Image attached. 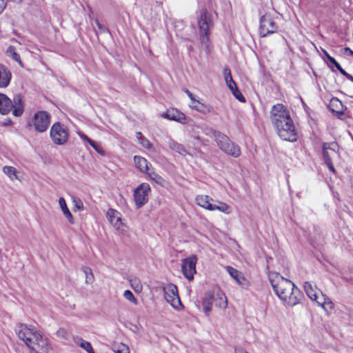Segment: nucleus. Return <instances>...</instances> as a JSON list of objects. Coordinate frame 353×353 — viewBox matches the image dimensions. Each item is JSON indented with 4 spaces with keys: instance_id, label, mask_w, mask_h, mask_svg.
<instances>
[{
    "instance_id": "1",
    "label": "nucleus",
    "mask_w": 353,
    "mask_h": 353,
    "mask_svg": "<svg viewBox=\"0 0 353 353\" xmlns=\"http://www.w3.org/2000/svg\"><path fill=\"white\" fill-rule=\"evenodd\" d=\"M269 277L272 287L280 299L291 307L299 303L303 295L291 281L277 273H271Z\"/></svg>"
},
{
    "instance_id": "2",
    "label": "nucleus",
    "mask_w": 353,
    "mask_h": 353,
    "mask_svg": "<svg viewBox=\"0 0 353 353\" xmlns=\"http://www.w3.org/2000/svg\"><path fill=\"white\" fill-rule=\"evenodd\" d=\"M15 330L19 338L36 353H51L52 350L48 340L34 328L25 324H19Z\"/></svg>"
},
{
    "instance_id": "3",
    "label": "nucleus",
    "mask_w": 353,
    "mask_h": 353,
    "mask_svg": "<svg viewBox=\"0 0 353 353\" xmlns=\"http://www.w3.org/2000/svg\"><path fill=\"white\" fill-rule=\"evenodd\" d=\"M290 118L289 110L283 104L277 103L272 107L270 110L271 122L281 138L290 137L288 136L289 132L285 131L281 125L283 122H285V125L289 126V125H290Z\"/></svg>"
},
{
    "instance_id": "4",
    "label": "nucleus",
    "mask_w": 353,
    "mask_h": 353,
    "mask_svg": "<svg viewBox=\"0 0 353 353\" xmlns=\"http://www.w3.org/2000/svg\"><path fill=\"white\" fill-rule=\"evenodd\" d=\"M12 110V114L14 117H21L24 111V103L23 97L21 94H17L14 97L13 101H11L6 94H0V113L7 114Z\"/></svg>"
},
{
    "instance_id": "5",
    "label": "nucleus",
    "mask_w": 353,
    "mask_h": 353,
    "mask_svg": "<svg viewBox=\"0 0 353 353\" xmlns=\"http://www.w3.org/2000/svg\"><path fill=\"white\" fill-rule=\"evenodd\" d=\"M198 26L201 43L204 47L206 52L209 53L210 50L209 34L210 30L213 27V21L211 15L205 9L201 10Z\"/></svg>"
},
{
    "instance_id": "6",
    "label": "nucleus",
    "mask_w": 353,
    "mask_h": 353,
    "mask_svg": "<svg viewBox=\"0 0 353 353\" xmlns=\"http://www.w3.org/2000/svg\"><path fill=\"white\" fill-rule=\"evenodd\" d=\"M304 290L307 296L312 301H316L318 306L323 309H332L334 307L333 302L321 292L316 285H312L310 282H305L303 285Z\"/></svg>"
},
{
    "instance_id": "7",
    "label": "nucleus",
    "mask_w": 353,
    "mask_h": 353,
    "mask_svg": "<svg viewBox=\"0 0 353 353\" xmlns=\"http://www.w3.org/2000/svg\"><path fill=\"white\" fill-rule=\"evenodd\" d=\"M50 137L55 145H65L69 139L68 129L60 122H56L50 128Z\"/></svg>"
},
{
    "instance_id": "8",
    "label": "nucleus",
    "mask_w": 353,
    "mask_h": 353,
    "mask_svg": "<svg viewBox=\"0 0 353 353\" xmlns=\"http://www.w3.org/2000/svg\"><path fill=\"white\" fill-rule=\"evenodd\" d=\"M216 144L218 147L225 154L234 158L241 155L240 147L232 142L228 137L224 134H219L216 138Z\"/></svg>"
},
{
    "instance_id": "9",
    "label": "nucleus",
    "mask_w": 353,
    "mask_h": 353,
    "mask_svg": "<svg viewBox=\"0 0 353 353\" xmlns=\"http://www.w3.org/2000/svg\"><path fill=\"white\" fill-rule=\"evenodd\" d=\"M227 303L226 297L221 292L216 294L207 292L205 294L202 301L204 309H212L213 307L225 309L227 307Z\"/></svg>"
},
{
    "instance_id": "10",
    "label": "nucleus",
    "mask_w": 353,
    "mask_h": 353,
    "mask_svg": "<svg viewBox=\"0 0 353 353\" xmlns=\"http://www.w3.org/2000/svg\"><path fill=\"white\" fill-rule=\"evenodd\" d=\"M277 26L269 14H265L260 19L259 34L265 37L277 31Z\"/></svg>"
},
{
    "instance_id": "11",
    "label": "nucleus",
    "mask_w": 353,
    "mask_h": 353,
    "mask_svg": "<svg viewBox=\"0 0 353 353\" xmlns=\"http://www.w3.org/2000/svg\"><path fill=\"white\" fill-rule=\"evenodd\" d=\"M150 191V187L145 183H141L134 190L133 196L137 208H141L148 202Z\"/></svg>"
},
{
    "instance_id": "12",
    "label": "nucleus",
    "mask_w": 353,
    "mask_h": 353,
    "mask_svg": "<svg viewBox=\"0 0 353 353\" xmlns=\"http://www.w3.org/2000/svg\"><path fill=\"white\" fill-rule=\"evenodd\" d=\"M196 255H192L181 261V272L188 281H192L194 279V275L196 274Z\"/></svg>"
},
{
    "instance_id": "13",
    "label": "nucleus",
    "mask_w": 353,
    "mask_h": 353,
    "mask_svg": "<svg viewBox=\"0 0 353 353\" xmlns=\"http://www.w3.org/2000/svg\"><path fill=\"white\" fill-rule=\"evenodd\" d=\"M50 122V115L46 111H39L33 117V125L38 132H43L48 129Z\"/></svg>"
},
{
    "instance_id": "14",
    "label": "nucleus",
    "mask_w": 353,
    "mask_h": 353,
    "mask_svg": "<svg viewBox=\"0 0 353 353\" xmlns=\"http://www.w3.org/2000/svg\"><path fill=\"white\" fill-rule=\"evenodd\" d=\"M164 296L165 301L174 309H179L181 302L177 292L176 286L170 284L164 288Z\"/></svg>"
},
{
    "instance_id": "15",
    "label": "nucleus",
    "mask_w": 353,
    "mask_h": 353,
    "mask_svg": "<svg viewBox=\"0 0 353 353\" xmlns=\"http://www.w3.org/2000/svg\"><path fill=\"white\" fill-rule=\"evenodd\" d=\"M106 216L112 225L117 230L124 232L125 225L121 219V214L117 210L110 208L106 212Z\"/></svg>"
},
{
    "instance_id": "16",
    "label": "nucleus",
    "mask_w": 353,
    "mask_h": 353,
    "mask_svg": "<svg viewBox=\"0 0 353 353\" xmlns=\"http://www.w3.org/2000/svg\"><path fill=\"white\" fill-rule=\"evenodd\" d=\"M227 272L235 280L236 283L243 288H248L250 285L249 281L244 277L243 273L232 266L225 268Z\"/></svg>"
},
{
    "instance_id": "17",
    "label": "nucleus",
    "mask_w": 353,
    "mask_h": 353,
    "mask_svg": "<svg viewBox=\"0 0 353 353\" xmlns=\"http://www.w3.org/2000/svg\"><path fill=\"white\" fill-rule=\"evenodd\" d=\"M161 116L165 119L176 121L182 123H184L186 119L184 114L176 109L168 110L167 112L162 113Z\"/></svg>"
},
{
    "instance_id": "18",
    "label": "nucleus",
    "mask_w": 353,
    "mask_h": 353,
    "mask_svg": "<svg viewBox=\"0 0 353 353\" xmlns=\"http://www.w3.org/2000/svg\"><path fill=\"white\" fill-rule=\"evenodd\" d=\"M12 78L11 72L3 65L0 64V88H5L10 84Z\"/></svg>"
},
{
    "instance_id": "19",
    "label": "nucleus",
    "mask_w": 353,
    "mask_h": 353,
    "mask_svg": "<svg viewBox=\"0 0 353 353\" xmlns=\"http://www.w3.org/2000/svg\"><path fill=\"white\" fill-rule=\"evenodd\" d=\"M196 203L200 207L210 211H213V199L208 195H198L195 199Z\"/></svg>"
},
{
    "instance_id": "20",
    "label": "nucleus",
    "mask_w": 353,
    "mask_h": 353,
    "mask_svg": "<svg viewBox=\"0 0 353 353\" xmlns=\"http://www.w3.org/2000/svg\"><path fill=\"white\" fill-rule=\"evenodd\" d=\"M59 205L65 217L70 224H73L74 223L73 216L67 206L65 200L63 197L59 199Z\"/></svg>"
},
{
    "instance_id": "21",
    "label": "nucleus",
    "mask_w": 353,
    "mask_h": 353,
    "mask_svg": "<svg viewBox=\"0 0 353 353\" xmlns=\"http://www.w3.org/2000/svg\"><path fill=\"white\" fill-rule=\"evenodd\" d=\"M134 161L137 166V168L142 172L147 173V172L149 171V163L148 161L140 156H134Z\"/></svg>"
},
{
    "instance_id": "22",
    "label": "nucleus",
    "mask_w": 353,
    "mask_h": 353,
    "mask_svg": "<svg viewBox=\"0 0 353 353\" xmlns=\"http://www.w3.org/2000/svg\"><path fill=\"white\" fill-rule=\"evenodd\" d=\"M3 172L6 174L10 180H21L20 172L18 171L15 168L12 166H4L3 168Z\"/></svg>"
},
{
    "instance_id": "23",
    "label": "nucleus",
    "mask_w": 353,
    "mask_h": 353,
    "mask_svg": "<svg viewBox=\"0 0 353 353\" xmlns=\"http://www.w3.org/2000/svg\"><path fill=\"white\" fill-rule=\"evenodd\" d=\"M281 125H283V128L285 131H288V132H290V134L289 133V135H288L289 137H290V138L287 137V138H281V139L285 141H296L297 136H296L295 128H294V125L292 119L290 118V125H289V126L285 125V122H283V124H281Z\"/></svg>"
},
{
    "instance_id": "24",
    "label": "nucleus",
    "mask_w": 353,
    "mask_h": 353,
    "mask_svg": "<svg viewBox=\"0 0 353 353\" xmlns=\"http://www.w3.org/2000/svg\"><path fill=\"white\" fill-rule=\"evenodd\" d=\"M217 210L225 214H230L232 212V207L222 201H216V204H213V210Z\"/></svg>"
},
{
    "instance_id": "25",
    "label": "nucleus",
    "mask_w": 353,
    "mask_h": 353,
    "mask_svg": "<svg viewBox=\"0 0 353 353\" xmlns=\"http://www.w3.org/2000/svg\"><path fill=\"white\" fill-rule=\"evenodd\" d=\"M168 145L171 150L179 153L180 154L185 155V154H188V152L185 150V148L183 147V145L175 142L173 140H170V141L168 143Z\"/></svg>"
},
{
    "instance_id": "26",
    "label": "nucleus",
    "mask_w": 353,
    "mask_h": 353,
    "mask_svg": "<svg viewBox=\"0 0 353 353\" xmlns=\"http://www.w3.org/2000/svg\"><path fill=\"white\" fill-rule=\"evenodd\" d=\"M329 107L333 112H336L337 114L341 113L343 111V105L341 102L336 98L331 99Z\"/></svg>"
},
{
    "instance_id": "27",
    "label": "nucleus",
    "mask_w": 353,
    "mask_h": 353,
    "mask_svg": "<svg viewBox=\"0 0 353 353\" xmlns=\"http://www.w3.org/2000/svg\"><path fill=\"white\" fill-rule=\"evenodd\" d=\"M80 138L85 142L88 143L92 148H93L97 152L101 153V149L97 145V143L90 139L88 137L82 132H78Z\"/></svg>"
},
{
    "instance_id": "28",
    "label": "nucleus",
    "mask_w": 353,
    "mask_h": 353,
    "mask_svg": "<svg viewBox=\"0 0 353 353\" xmlns=\"http://www.w3.org/2000/svg\"><path fill=\"white\" fill-rule=\"evenodd\" d=\"M131 287L137 293H141L142 292L143 285L139 279L133 277L130 279Z\"/></svg>"
},
{
    "instance_id": "29",
    "label": "nucleus",
    "mask_w": 353,
    "mask_h": 353,
    "mask_svg": "<svg viewBox=\"0 0 353 353\" xmlns=\"http://www.w3.org/2000/svg\"><path fill=\"white\" fill-rule=\"evenodd\" d=\"M192 109L196 110L198 112L205 113L210 112V108L208 106L205 105L204 103L200 102L199 101L196 100L195 103H192L190 105Z\"/></svg>"
},
{
    "instance_id": "30",
    "label": "nucleus",
    "mask_w": 353,
    "mask_h": 353,
    "mask_svg": "<svg viewBox=\"0 0 353 353\" xmlns=\"http://www.w3.org/2000/svg\"><path fill=\"white\" fill-rule=\"evenodd\" d=\"M112 350L114 353H130L128 346L122 343L113 345Z\"/></svg>"
},
{
    "instance_id": "31",
    "label": "nucleus",
    "mask_w": 353,
    "mask_h": 353,
    "mask_svg": "<svg viewBox=\"0 0 353 353\" xmlns=\"http://www.w3.org/2000/svg\"><path fill=\"white\" fill-rule=\"evenodd\" d=\"M83 271L85 276V283H92L94 280V275H93L91 268H90L88 267H83Z\"/></svg>"
},
{
    "instance_id": "32",
    "label": "nucleus",
    "mask_w": 353,
    "mask_h": 353,
    "mask_svg": "<svg viewBox=\"0 0 353 353\" xmlns=\"http://www.w3.org/2000/svg\"><path fill=\"white\" fill-rule=\"evenodd\" d=\"M202 130H203V133L205 135L213 137L214 138L216 142L217 135L219 134H222L221 132H217L209 127H204Z\"/></svg>"
},
{
    "instance_id": "33",
    "label": "nucleus",
    "mask_w": 353,
    "mask_h": 353,
    "mask_svg": "<svg viewBox=\"0 0 353 353\" xmlns=\"http://www.w3.org/2000/svg\"><path fill=\"white\" fill-rule=\"evenodd\" d=\"M7 54L9 57H12L14 61L19 63L21 65L22 64L21 61L20 59V56L14 51V49L12 47H9L7 50Z\"/></svg>"
},
{
    "instance_id": "34",
    "label": "nucleus",
    "mask_w": 353,
    "mask_h": 353,
    "mask_svg": "<svg viewBox=\"0 0 353 353\" xmlns=\"http://www.w3.org/2000/svg\"><path fill=\"white\" fill-rule=\"evenodd\" d=\"M57 336L63 340H68L70 334L64 328H59L56 332Z\"/></svg>"
},
{
    "instance_id": "35",
    "label": "nucleus",
    "mask_w": 353,
    "mask_h": 353,
    "mask_svg": "<svg viewBox=\"0 0 353 353\" xmlns=\"http://www.w3.org/2000/svg\"><path fill=\"white\" fill-rule=\"evenodd\" d=\"M81 343L80 346L83 348L88 353H94L92 347L90 342L83 340L80 339Z\"/></svg>"
},
{
    "instance_id": "36",
    "label": "nucleus",
    "mask_w": 353,
    "mask_h": 353,
    "mask_svg": "<svg viewBox=\"0 0 353 353\" xmlns=\"http://www.w3.org/2000/svg\"><path fill=\"white\" fill-rule=\"evenodd\" d=\"M328 149L331 148L328 146L327 143H324L323 145V155L325 163L332 161L331 157H330L327 151Z\"/></svg>"
},
{
    "instance_id": "37",
    "label": "nucleus",
    "mask_w": 353,
    "mask_h": 353,
    "mask_svg": "<svg viewBox=\"0 0 353 353\" xmlns=\"http://www.w3.org/2000/svg\"><path fill=\"white\" fill-rule=\"evenodd\" d=\"M233 95L235 97L236 99H238L241 102H245V99L243 97V95L241 94V92L239 91L238 88L236 89H234V90L231 91Z\"/></svg>"
},
{
    "instance_id": "38",
    "label": "nucleus",
    "mask_w": 353,
    "mask_h": 353,
    "mask_svg": "<svg viewBox=\"0 0 353 353\" xmlns=\"http://www.w3.org/2000/svg\"><path fill=\"white\" fill-rule=\"evenodd\" d=\"M139 141L143 147L147 149H151L152 147V144L145 138L142 137Z\"/></svg>"
},
{
    "instance_id": "39",
    "label": "nucleus",
    "mask_w": 353,
    "mask_h": 353,
    "mask_svg": "<svg viewBox=\"0 0 353 353\" xmlns=\"http://www.w3.org/2000/svg\"><path fill=\"white\" fill-rule=\"evenodd\" d=\"M123 296L125 298V299L131 301V302H136V299L134 298L133 294L130 290H125L123 293Z\"/></svg>"
},
{
    "instance_id": "40",
    "label": "nucleus",
    "mask_w": 353,
    "mask_h": 353,
    "mask_svg": "<svg viewBox=\"0 0 353 353\" xmlns=\"http://www.w3.org/2000/svg\"><path fill=\"white\" fill-rule=\"evenodd\" d=\"M223 75H224V79H225V81L226 83H228L229 81H231L232 80H233L232 75H231L230 70L229 68L224 69Z\"/></svg>"
},
{
    "instance_id": "41",
    "label": "nucleus",
    "mask_w": 353,
    "mask_h": 353,
    "mask_svg": "<svg viewBox=\"0 0 353 353\" xmlns=\"http://www.w3.org/2000/svg\"><path fill=\"white\" fill-rule=\"evenodd\" d=\"M147 174H148L151 179L155 181L156 182H158L159 180L161 179V176H159L154 171H150V170H149V171L147 172Z\"/></svg>"
},
{
    "instance_id": "42",
    "label": "nucleus",
    "mask_w": 353,
    "mask_h": 353,
    "mask_svg": "<svg viewBox=\"0 0 353 353\" xmlns=\"http://www.w3.org/2000/svg\"><path fill=\"white\" fill-rule=\"evenodd\" d=\"M337 70L341 72V74H342L343 76H345L347 79H352V76L348 73H347L342 68L341 66L339 65H337L336 67Z\"/></svg>"
},
{
    "instance_id": "43",
    "label": "nucleus",
    "mask_w": 353,
    "mask_h": 353,
    "mask_svg": "<svg viewBox=\"0 0 353 353\" xmlns=\"http://www.w3.org/2000/svg\"><path fill=\"white\" fill-rule=\"evenodd\" d=\"M228 88L230 90V91L234 90V89H236V83L234 81V80H232L231 81H229L228 83H226Z\"/></svg>"
},
{
    "instance_id": "44",
    "label": "nucleus",
    "mask_w": 353,
    "mask_h": 353,
    "mask_svg": "<svg viewBox=\"0 0 353 353\" xmlns=\"http://www.w3.org/2000/svg\"><path fill=\"white\" fill-rule=\"evenodd\" d=\"M75 208L78 210H82L83 208V203L80 199H74Z\"/></svg>"
},
{
    "instance_id": "45",
    "label": "nucleus",
    "mask_w": 353,
    "mask_h": 353,
    "mask_svg": "<svg viewBox=\"0 0 353 353\" xmlns=\"http://www.w3.org/2000/svg\"><path fill=\"white\" fill-rule=\"evenodd\" d=\"M6 0H0V14L6 7Z\"/></svg>"
},
{
    "instance_id": "46",
    "label": "nucleus",
    "mask_w": 353,
    "mask_h": 353,
    "mask_svg": "<svg viewBox=\"0 0 353 353\" xmlns=\"http://www.w3.org/2000/svg\"><path fill=\"white\" fill-rule=\"evenodd\" d=\"M185 93L188 94V96L190 97V99H191L192 101V103H195L196 102V99L194 98L193 94L189 91L188 90H185Z\"/></svg>"
},
{
    "instance_id": "47",
    "label": "nucleus",
    "mask_w": 353,
    "mask_h": 353,
    "mask_svg": "<svg viewBox=\"0 0 353 353\" xmlns=\"http://www.w3.org/2000/svg\"><path fill=\"white\" fill-rule=\"evenodd\" d=\"M327 60L331 63L334 64L336 68L337 67L338 65H339V63L335 60V59L331 57L330 55H327Z\"/></svg>"
},
{
    "instance_id": "48",
    "label": "nucleus",
    "mask_w": 353,
    "mask_h": 353,
    "mask_svg": "<svg viewBox=\"0 0 353 353\" xmlns=\"http://www.w3.org/2000/svg\"><path fill=\"white\" fill-rule=\"evenodd\" d=\"M326 165H327V167L329 168L330 171H332L333 172H335V170H334V165H333L332 161H330V163H327Z\"/></svg>"
},
{
    "instance_id": "49",
    "label": "nucleus",
    "mask_w": 353,
    "mask_h": 353,
    "mask_svg": "<svg viewBox=\"0 0 353 353\" xmlns=\"http://www.w3.org/2000/svg\"><path fill=\"white\" fill-rule=\"evenodd\" d=\"M234 353H248V352L242 348H236L234 350Z\"/></svg>"
},
{
    "instance_id": "50",
    "label": "nucleus",
    "mask_w": 353,
    "mask_h": 353,
    "mask_svg": "<svg viewBox=\"0 0 353 353\" xmlns=\"http://www.w3.org/2000/svg\"><path fill=\"white\" fill-rule=\"evenodd\" d=\"M344 51H345V52H348L350 55H352V56H353V51H352L350 48H344Z\"/></svg>"
},
{
    "instance_id": "51",
    "label": "nucleus",
    "mask_w": 353,
    "mask_h": 353,
    "mask_svg": "<svg viewBox=\"0 0 353 353\" xmlns=\"http://www.w3.org/2000/svg\"><path fill=\"white\" fill-rule=\"evenodd\" d=\"M96 23H97V25L98 28L100 30H105V28H103V26L97 20L96 21Z\"/></svg>"
},
{
    "instance_id": "52",
    "label": "nucleus",
    "mask_w": 353,
    "mask_h": 353,
    "mask_svg": "<svg viewBox=\"0 0 353 353\" xmlns=\"http://www.w3.org/2000/svg\"><path fill=\"white\" fill-rule=\"evenodd\" d=\"M137 137L139 141L142 138V134L140 132H137Z\"/></svg>"
},
{
    "instance_id": "53",
    "label": "nucleus",
    "mask_w": 353,
    "mask_h": 353,
    "mask_svg": "<svg viewBox=\"0 0 353 353\" xmlns=\"http://www.w3.org/2000/svg\"><path fill=\"white\" fill-rule=\"evenodd\" d=\"M194 139H196V140H198V141H202V140H201V137H200L199 136H198V135H195V136H194Z\"/></svg>"
},
{
    "instance_id": "54",
    "label": "nucleus",
    "mask_w": 353,
    "mask_h": 353,
    "mask_svg": "<svg viewBox=\"0 0 353 353\" xmlns=\"http://www.w3.org/2000/svg\"><path fill=\"white\" fill-rule=\"evenodd\" d=\"M325 56L327 58V55H330L325 50L323 51Z\"/></svg>"
},
{
    "instance_id": "55",
    "label": "nucleus",
    "mask_w": 353,
    "mask_h": 353,
    "mask_svg": "<svg viewBox=\"0 0 353 353\" xmlns=\"http://www.w3.org/2000/svg\"><path fill=\"white\" fill-rule=\"evenodd\" d=\"M210 310H205V314H206L207 316H208V315H209V312H210Z\"/></svg>"
},
{
    "instance_id": "56",
    "label": "nucleus",
    "mask_w": 353,
    "mask_h": 353,
    "mask_svg": "<svg viewBox=\"0 0 353 353\" xmlns=\"http://www.w3.org/2000/svg\"><path fill=\"white\" fill-rule=\"evenodd\" d=\"M198 128V126H197V125H195V126L193 128L192 131H193L194 132V128Z\"/></svg>"
},
{
    "instance_id": "57",
    "label": "nucleus",
    "mask_w": 353,
    "mask_h": 353,
    "mask_svg": "<svg viewBox=\"0 0 353 353\" xmlns=\"http://www.w3.org/2000/svg\"><path fill=\"white\" fill-rule=\"evenodd\" d=\"M350 80L351 81H352V82H353V77H352V79H350Z\"/></svg>"
}]
</instances>
